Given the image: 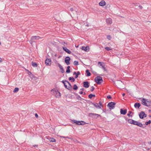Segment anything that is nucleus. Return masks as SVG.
I'll use <instances>...</instances> for the list:
<instances>
[{
	"label": "nucleus",
	"mask_w": 151,
	"mask_h": 151,
	"mask_svg": "<svg viewBox=\"0 0 151 151\" xmlns=\"http://www.w3.org/2000/svg\"><path fill=\"white\" fill-rule=\"evenodd\" d=\"M1 42H0V45H1Z\"/></svg>",
	"instance_id": "63"
},
{
	"label": "nucleus",
	"mask_w": 151,
	"mask_h": 151,
	"mask_svg": "<svg viewBox=\"0 0 151 151\" xmlns=\"http://www.w3.org/2000/svg\"><path fill=\"white\" fill-rule=\"evenodd\" d=\"M112 81H113V82L114 84V85H115V82L114 81H113V80H112Z\"/></svg>",
	"instance_id": "58"
},
{
	"label": "nucleus",
	"mask_w": 151,
	"mask_h": 151,
	"mask_svg": "<svg viewBox=\"0 0 151 151\" xmlns=\"http://www.w3.org/2000/svg\"><path fill=\"white\" fill-rule=\"evenodd\" d=\"M139 116L140 118L141 119H143L144 117H146L147 116L146 114H145L143 111L140 113Z\"/></svg>",
	"instance_id": "7"
},
{
	"label": "nucleus",
	"mask_w": 151,
	"mask_h": 151,
	"mask_svg": "<svg viewBox=\"0 0 151 151\" xmlns=\"http://www.w3.org/2000/svg\"><path fill=\"white\" fill-rule=\"evenodd\" d=\"M77 99L79 100H81L82 99L79 95H78V96L77 97Z\"/></svg>",
	"instance_id": "37"
},
{
	"label": "nucleus",
	"mask_w": 151,
	"mask_h": 151,
	"mask_svg": "<svg viewBox=\"0 0 151 151\" xmlns=\"http://www.w3.org/2000/svg\"><path fill=\"white\" fill-rule=\"evenodd\" d=\"M83 94L84 95H85L86 94V93H85V92H84L83 93Z\"/></svg>",
	"instance_id": "60"
},
{
	"label": "nucleus",
	"mask_w": 151,
	"mask_h": 151,
	"mask_svg": "<svg viewBox=\"0 0 151 151\" xmlns=\"http://www.w3.org/2000/svg\"><path fill=\"white\" fill-rule=\"evenodd\" d=\"M122 96H124L125 95V93H123L122 94Z\"/></svg>",
	"instance_id": "57"
},
{
	"label": "nucleus",
	"mask_w": 151,
	"mask_h": 151,
	"mask_svg": "<svg viewBox=\"0 0 151 151\" xmlns=\"http://www.w3.org/2000/svg\"><path fill=\"white\" fill-rule=\"evenodd\" d=\"M148 144L149 145H151V141L150 142H148Z\"/></svg>",
	"instance_id": "56"
},
{
	"label": "nucleus",
	"mask_w": 151,
	"mask_h": 151,
	"mask_svg": "<svg viewBox=\"0 0 151 151\" xmlns=\"http://www.w3.org/2000/svg\"><path fill=\"white\" fill-rule=\"evenodd\" d=\"M99 106H101L102 107H103V105L102 104V103L101 101H99Z\"/></svg>",
	"instance_id": "43"
},
{
	"label": "nucleus",
	"mask_w": 151,
	"mask_h": 151,
	"mask_svg": "<svg viewBox=\"0 0 151 151\" xmlns=\"http://www.w3.org/2000/svg\"><path fill=\"white\" fill-rule=\"evenodd\" d=\"M58 65L61 70V73H63L64 72V70L62 66L59 63H58Z\"/></svg>",
	"instance_id": "16"
},
{
	"label": "nucleus",
	"mask_w": 151,
	"mask_h": 151,
	"mask_svg": "<svg viewBox=\"0 0 151 151\" xmlns=\"http://www.w3.org/2000/svg\"><path fill=\"white\" fill-rule=\"evenodd\" d=\"M53 91V89H52V90H51V91Z\"/></svg>",
	"instance_id": "62"
},
{
	"label": "nucleus",
	"mask_w": 151,
	"mask_h": 151,
	"mask_svg": "<svg viewBox=\"0 0 151 151\" xmlns=\"http://www.w3.org/2000/svg\"><path fill=\"white\" fill-rule=\"evenodd\" d=\"M102 68L104 70L105 69V68L104 65L102 66Z\"/></svg>",
	"instance_id": "49"
},
{
	"label": "nucleus",
	"mask_w": 151,
	"mask_h": 151,
	"mask_svg": "<svg viewBox=\"0 0 151 151\" xmlns=\"http://www.w3.org/2000/svg\"><path fill=\"white\" fill-rule=\"evenodd\" d=\"M111 97L110 95H109L107 96V98L108 99H111Z\"/></svg>",
	"instance_id": "44"
},
{
	"label": "nucleus",
	"mask_w": 151,
	"mask_h": 151,
	"mask_svg": "<svg viewBox=\"0 0 151 151\" xmlns=\"http://www.w3.org/2000/svg\"><path fill=\"white\" fill-rule=\"evenodd\" d=\"M41 38V37L38 36H32L29 41V42L32 45L33 42H35V40H38Z\"/></svg>",
	"instance_id": "2"
},
{
	"label": "nucleus",
	"mask_w": 151,
	"mask_h": 151,
	"mask_svg": "<svg viewBox=\"0 0 151 151\" xmlns=\"http://www.w3.org/2000/svg\"><path fill=\"white\" fill-rule=\"evenodd\" d=\"M2 62V60L1 58L0 57V63H1Z\"/></svg>",
	"instance_id": "52"
},
{
	"label": "nucleus",
	"mask_w": 151,
	"mask_h": 151,
	"mask_svg": "<svg viewBox=\"0 0 151 151\" xmlns=\"http://www.w3.org/2000/svg\"><path fill=\"white\" fill-rule=\"evenodd\" d=\"M84 88H81L80 89V90H81V91H83L84 90Z\"/></svg>",
	"instance_id": "53"
},
{
	"label": "nucleus",
	"mask_w": 151,
	"mask_h": 151,
	"mask_svg": "<svg viewBox=\"0 0 151 151\" xmlns=\"http://www.w3.org/2000/svg\"><path fill=\"white\" fill-rule=\"evenodd\" d=\"M83 86L84 87L87 88L89 86V84L88 81H84L83 82Z\"/></svg>",
	"instance_id": "11"
},
{
	"label": "nucleus",
	"mask_w": 151,
	"mask_h": 151,
	"mask_svg": "<svg viewBox=\"0 0 151 151\" xmlns=\"http://www.w3.org/2000/svg\"><path fill=\"white\" fill-rule=\"evenodd\" d=\"M65 82L68 84V86H67V89L70 90L72 89V86L70 83L67 80H65Z\"/></svg>",
	"instance_id": "13"
},
{
	"label": "nucleus",
	"mask_w": 151,
	"mask_h": 151,
	"mask_svg": "<svg viewBox=\"0 0 151 151\" xmlns=\"http://www.w3.org/2000/svg\"><path fill=\"white\" fill-rule=\"evenodd\" d=\"M98 65H99L101 66V67L103 66L102 63L101 62H99Z\"/></svg>",
	"instance_id": "41"
},
{
	"label": "nucleus",
	"mask_w": 151,
	"mask_h": 151,
	"mask_svg": "<svg viewBox=\"0 0 151 151\" xmlns=\"http://www.w3.org/2000/svg\"><path fill=\"white\" fill-rule=\"evenodd\" d=\"M91 103L96 108L99 109H100L101 108V107L99 105V104L98 103H96L95 104L94 103H92V102H91Z\"/></svg>",
	"instance_id": "18"
},
{
	"label": "nucleus",
	"mask_w": 151,
	"mask_h": 151,
	"mask_svg": "<svg viewBox=\"0 0 151 151\" xmlns=\"http://www.w3.org/2000/svg\"><path fill=\"white\" fill-rule=\"evenodd\" d=\"M70 58L68 56L66 57L65 59V62L67 65H69L70 64Z\"/></svg>",
	"instance_id": "10"
},
{
	"label": "nucleus",
	"mask_w": 151,
	"mask_h": 151,
	"mask_svg": "<svg viewBox=\"0 0 151 151\" xmlns=\"http://www.w3.org/2000/svg\"><path fill=\"white\" fill-rule=\"evenodd\" d=\"M77 74V73L76 72H74L73 73V75H76Z\"/></svg>",
	"instance_id": "54"
},
{
	"label": "nucleus",
	"mask_w": 151,
	"mask_h": 151,
	"mask_svg": "<svg viewBox=\"0 0 151 151\" xmlns=\"http://www.w3.org/2000/svg\"><path fill=\"white\" fill-rule=\"evenodd\" d=\"M141 105L139 103H136L134 104V107L135 108H139Z\"/></svg>",
	"instance_id": "22"
},
{
	"label": "nucleus",
	"mask_w": 151,
	"mask_h": 151,
	"mask_svg": "<svg viewBox=\"0 0 151 151\" xmlns=\"http://www.w3.org/2000/svg\"><path fill=\"white\" fill-rule=\"evenodd\" d=\"M19 90V88H18L16 87L15 88L14 90L13 91V92L14 93H16L18 92V91Z\"/></svg>",
	"instance_id": "33"
},
{
	"label": "nucleus",
	"mask_w": 151,
	"mask_h": 151,
	"mask_svg": "<svg viewBox=\"0 0 151 151\" xmlns=\"http://www.w3.org/2000/svg\"><path fill=\"white\" fill-rule=\"evenodd\" d=\"M94 80L98 84H100L103 81L102 78L99 76L96 77Z\"/></svg>",
	"instance_id": "3"
},
{
	"label": "nucleus",
	"mask_w": 151,
	"mask_h": 151,
	"mask_svg": "<svg viewBox=\"0 0 151 151\" xmlns=\"http://www.w3.org/2000/svg\"><path fill=\"white\" fill-rule=\"evenodd\" d=\"M32 65L34 67H37V64L36 63L32 62Z\"/></svg>",
	"instance_id": "29"
},
{
	"label": "nucleus",
	"mask_w": 151,
	"mask_h": 151,
	"mask_svg": "<svg viewBox=\"0 0 151 151\" xmlns=\"http://www.w3.org/2000/svg\"><path fill=\"white\" fill-rule=\"evenodd\" d=\"M46 65L50 66L51 64V60L50 58H47L45 60Z\"/></svg>",
	"instance_id": "6"
},
{
	"label": "nucleus",
	"mask_w": 151,
	"mask_h": 151,
	"mask_svg": "<svg viewBox=\"0 0 151 151\" xmlns=\"http://www.w3.org/2000/svg\"><path fill=\"white\" fill-rule=\"evenodd\" d=\"M88 46L85 47V46H82L81 47V49L82 50H84L86 52H88L89 51V50L88 49Z\"/></svg>",
	"instance_id": "19"
},
{
	"label": "nucleus",
	"mask_w": 151,
	"mask_h": 151,
	"mask_svg": "<svg viewBox=\"0 0 151 151\" xmlns=\"http://www.w3.org/2000/svg\"><path fill=\"white\" fill-rule=\"evenodd\" d=\"M151 123V121L150 120H149L148 122H146L145 123V124L144 125L145 126L144 127L143 126V128H144L145 127H146L145 125H148V124H150Z\"/></svg>",
	"instance_id": "27"
},
{
	"label": "nucleus",
	"mask_w": 151,
	"mask_h": 151,
	"mask_svg": "<svg viewBox=\"0 0 151 151\" xmlns=\"http://www.w3.org/2000/svg\"><path fill=\"white\" fill-rule=\"evenodd\" d=\"M62 48L63 49V50L66 52L67 53L69 54H70L71 53V52L69 50H68V49H67L65 47V45H64V47H63Z\"/></svg>",
	"instance_id": "12"
},
{
	"label": "nucleus",
	"mask_w": 151,
	"mask_h": 151,
	"mask_svg": "<svg viewBox=\"0 0 151 151\" xmlns=\"http://www.w3.org/2000/svg\"><path fill=\"white\" fill-rule=\"evenodd\" d=\"M73 89L75 90H76L78 89V87L76 84H74L73 86Z\"/></svg>",
	"instance_id": "32"
},
{
	"label": "nucleus",
	"mask_w": 151,
	"mask_h": 151,
	"mask_svg": "<svg viewBox=\"0 0 151 151\" xmlns=\"http://www.w3.org/2000/svg\"><path fill=\"white\" fill-rule=\"evenodd\" d=\"M86 26H87V27H88L89 26V25L88 24H87L86 25Z\"/></svg>",
	"instance_id": "59"
},
{
	"label": "nucleus",
	"mask_w": 151,
	"mask_h": 151,
	"mask_svg": "<svg viewBox=\"0 0 151 151\" xmlns=\"http://www.w3.org/2000/svg\"><path fill=\"white\" fill-rule=\"evenodd\" d=\"M106 4V2L104 0H102L99 3V5L100 6H103L105 5Z\"/></svg>",
	"instance_id": "20"
},
{
	"label": "nucleus",
	"mask_w": 151,
	"mask_h": 151,
	"mask_svg": "<svg viewBox=\"0 0 151 151\" xmlns=\"http://www.w3.org/2000/svg\"><path fill=\"white\" fill-rule=\"evenodd\" d=\"M106 22L107 24H110L112 23V20L111 18H108L106 19Z\"/></svg>",
	"instance_id": "15"
},
{
	"label": "nucleus",
	"mask_w": 151,
	"mask_h": 151,
	"mask_svg": "<svg viewBox=\"0 0 151 151\" xmlns=\"http://www.w3.org/2000/svg\"><path fill=\"white\" fill-rule=\"evenodd\" d=\"M151 110H149V111L150 112Z\"/></svg>",
	"instance_id": "64"
},
{
	"label": "nucleus",
	"mask_w": 151,
	"mask_h": 151,
	"mask_svg": "<svg viewBox=\"0 0 151 151\" xmlns=\"http://www.w3.org/2000/svg\"><path fill=\"white\" fill-rule=\"evenodd\" d=\"M79 93L81 94H82L83 93V92L82 91H80L79 92Z\"/></svg>",
	"instance_id": "48"
},
{
	"label": "nucleus",
	"mask_w": 151,
	"mask_h": 151,
	"mask_svg": "<svg viewBox=\"0 0 151 151\" xmlns=\"http://www.w3.org/2000/svg\"><path fill=\"white\" fill-rule=\"evenodd\" d=\"M37 145H35L33 146L34 147H37Z\"/></svg>",
	"instance_id": "55"
},
{
	"label": "nucleus",
	"mask_w": 151,
	"mask_h": 151,
	"mask_svg": "<svg viewBox=\"0 0 151 151\" xmlns=\"http://www.w3.org/2000/svg\"><path fill=\"white\" fill-rule=\"evenodd\" d=\"M72 121L73 123H76L78 125H84L86 124L84 121H77L75 120H73Z\"/></svg>",
	"instance_id": "4"
},
{
	"label": "nucleus",
	"mask_w": 151,
	"mask_h": 151,
	"mask_svg": "<svg viewBox=\"0 0 151 151\" xmlns=\"http://www.w3.org/2000/svg\"><path fill=\"white\" fill-rule=\"evenodd\" d=\"M95 97V95L94 94H90L88 96V97L89 98L91 99L93 97Z\"/></svg>",
	"instance_id": "28"
},
{
	"label": "nucleus",
	"mask_w": 151,
	"mask_h": 151,
	"mask_svg": "<svg viewBox=\"0 0 151 151\" xmlns=\"http://www.w3.org/2000/svg\"><path fill=\"white\" fill-rule=\"evenodd\" d=\"M74 65H78V62L77 61H74Z\"/></svg>",
	"instance_id": "36"
},
{
	"label": "nucleus",
	"mask_w": 151,
	"mask_h": 151,
	"mask_svg": "<svg viewBox=\"0 0 151 151\" xmlns=\"http://www.w3.org/2000/svg\"><path fill=\"white\" fill-rule=\"evenodd\" d=\"M111 37L110 35H108L107 36V39H108L109 40H110Z\"/></svg>",
	"instance_id": "42"
},
{
	"label": "nucleus",
	"mask_w": 151,
	"mask_h": 151,
	"mask_svg": "<svg viewBox=\"0 0 151 151\" xmlns=\"http://www.w3.org/2000/svg\"><path fill=\"white\" fill-rule=\"evenodd\" d=\"M70 66H67V70H66V72L67 73H69L70 72Z\"/></svg>",
	"instance_id": "26"
},
{
	"label": "nucleus",
	"mask_w": 151,
	"mask_h": 151,
	"mask_svg": "<svg viewBox=\"0 0 151 151\" xmlns=\"http://www.w3.org/2000/svg\"><path fill=\"white\" fill-rule=\"evenodd\" d=\"M60 43L62 44L63 45H65V46H66L67 45V43H66L65 42H60Z\"/></svg>",
	"instance_id": "38"
},
{
	"label": "nucleus",
	"mask_w": 151,
	"mask_h": 151,
	"mask_svg": "<svg viewBox=\"0 0 151 151\" xmlns=\"http://www.w3.org/2000/svg\"><path fill=\"white\" fill-rule=\"evenodd\" d=\"M47 139H48L49 140V141L50 142H56L55 139L53 138L47 137Z\"/></svg>",
	"instance_id": "21"
},
{
	"label": "nucleus",
	"mask_w": 151,
	"mask_h": 151,
	"mask_svg": "<svg viewBox=\"0 0 151 151\" xmlns=\"http://www.w3.org/2000/svg\"><path fill=\"white\" fill-rule=\"evenodd\" d=\"M69 81H71V82H73L75 81V78L73 77H70L69 78Z\"/></svg>",
	"instance_id": "30"
},
{
	"label": "nucleus",
	"mask_w": 151,
	"mask_h": 151,
	"mask_svg": "<svg viewBox=\"0 0 151 151\" xmlns=\"http://www.w3.org/2000/svg\"><path fill=\"white\" fill-rule=\"evenodd\" d=\"M116 104L115 102H109L108 105H107V106L109 108V109H113L115 108V105H116Z\"/></svg>",
	"instance_id": "5"
},
{
	"label": "nucleus",
	"mask_w": 151,
	"mask_h": 151,
	"mask_svg": "<svg viewBox=\"0 0 151 151\" xmlns=\"http://www.w3.org/2000/svg\"><path fill=\"white\" fill-rule=\"evenodd\" d=\"M103 111L104 112H105V111H104V110H103Z\"/></svg>",
	"instance_id": "61"
},
{
	"label": "nucleus",
	"mask_w": 151,
	"mask_h": 151,
	"mask_svg": "<svg viewBox=\"0 0 151 151\" xmlns=\"http://www.w3.org/2000/svg\"><path fill=\"white\" fill-rule=\"evenodd\" d=\"M118 83L119 84H123V83H122V82L121 81H119Z\"/></svg>",
	"instance_id": "40"
},
{
	"label": "nucleus",
	"mask_w": 151,
	"mask_h": 151,
	"mask_svg": "<svg viewBox=\"0 0 151 151\" xmlns=\"http://www.w3.org/2000/svg\"><path fill=\"white\" fill-rule=\"evenodd\" d=\"M70 10L71 11L73 12V8H71L70 9Z\"/></svg>",
	"instance_id": "46"
},
{
	"label": "nucleus",
	"mask_w": 151,
	"mask_h": 151,
	"mask_svg": "<svg viewBox=\"0 0 151 151\" xmlns=\"http://www.w3.org/2000/svg\"><path fill=\"white\" fill-rule=\"evenodd\" d=\"M132 113V112L131 111H129L128 112V113L127 114V115L129 116L132 117V115H130V114Z\"/></svg>",
	"instance_id": "35"
},
{
	"label": "nucleus",
	"mask_w": 151,
	"mask_h": 151,
	"mask_svg": "<svg viewBox=\"0 0 151 151\" xmlns=\"http://www.w3.org/2000/svg\"><path fill=\"white\" fill-rule=\"evenodd\" d=\"M30 77L32 79H34V80H36V79L35 78H36V77L35 76L32 74L31 72H30Z\"/></svg>",
	"instance_id": "25"
},
{
	"label": "nucleus",
	"mask_w": 151,
	"mask_h": 151,
	"mask_svg": "<svg viewBox=\"0 0 151 151\" xmlns=\"http://www.w3.org/2000/svg\"><path fill=\"white\" fill-rule=\"evenodd\" d=\"M54 94H58L59 95H56V97L58 98H59L61 96V95L60 93L58 91V90L55 91H54Z\"/></svg>",
	"instance_id": "17"
},
{
	"label": "nucleus",
	"mask_w": 151,
	"mask_h": 151,
	"mask_svg": "<svg viewBox=\"0 0 151 151\" xmlns=\"http://www.w3.org/2000/svg\"><path fill=\"white\" fill-rule=\"evenodd\" d=\"M133 124L134 125H137L140 127H143V124L140 122H138L137 121H134V122Z\"/></svg>",
	"instance_id": "9"
},
{
	"label": "nucleus",
	"mask_w": 151,
	"mask_h": 151,
	"mask_svg": "<svg viewBox=\"0 0 151 151\" xmlns=\"http://www.w3.org/2000/svg\"><path fill=\"white\" fill-rule=\"evenodd\" d=\"M89 115H92V117L94 119H97L99 116H101L100 115L95 113H89Z\"/></svg>",
	"instance_id": "8"
},
{
	"label": "nucleus",
	"mask_w": 151,
	"mask_h": 151,
	"mask_svg": "<svg viewBox=\"0 0 151 151\" xmlns=\"http://www.w3.org/2000/svg\"><path fill=\"white\" fill-rule=\"evenodd\" d=\"M142 104L146 106L149 107L151 106V102L148 101L147 99L143 98L142 99Z\"/></svg>",
	"instance_id": "1"
},
{
	"label": "nucleus",
	"mask_w": 151,
	"mask_h": 151,
	"mask_svg": "<svg viewBox=\"0 0 151 151\" xmlns=\"http://www.w3.org/2000/svg\"><path fill=\"white\" fill-rule=\"evenodd\" d=\"M91 89L90 91L92 92L93 91V90H94L95 88L93 86H92L91 87Z\"/></svg>",
	"instance_id": "39"
},
{
	"label": "nucleus",
	"mask_w": 151,
	"mask_h": 151,
	"mask_svg": "<svg viewBox=\"0 0 151 151\" xmlns=\"http://www.w3.org/2000/svg\"><path fill=\"white\" fill-rule=\"evenodd\" d=\"M74 94H75V95L77 96H78V95H79L78 94L76 93H74Z\"/></svg>",
	"instance_id": "51"
},
{
	"label": "nucleus",
	"mask_w": 151,
	"mask_h": 151,
	"mask_svg": "<svg viewBox=\"0 0 151 151\" xmlns=\"http://www.w3.org/2000/svg\"><path fill=\"white\" fill-rule=\"evenodd\" d=\"M86 76H89L91 75V73L89 72V70L87 69L86 71Z\"/></svg>",
	"instance_id": "23"
},
{
	"label": "nucleus",
	"mask_w": 151,
	"mask_h": 151,
	"mask_svg": "<svg viewBox=\"0 0 151 151\" xmlns=\"http://www.w3.org/2000/svg\"><path fill=\"white\" fill-rule=\"evenodd\" d=\"M35 116L36 118H37L38 116V114L36 113L35 114Z\"/></svg>",
	"instance_id": "47"
},
{
	"label": "nucleus",
	"mask_w": 151,
	"mask_h": 151,
	"mask_svg": "<svg viewBox=\"0 0 151 151\" xmlns=\"http://www.w3.org/2000/svg\"><path fill=\"white\" fill-rule=\"evenodd\" d=\"M120 113L121 114L125 115L127 112V110L125 109H120Z\"/></svg>",
	"instance_id": "14"
},
{
	"label": "nucleus",
	"mask_w": 151,
	"mask_h": 151,
	"mask_svg": "<svg viewBox=\"0 0 151 151\" xmlns=\"http://www.w3.org/2000/svg\"><path fill=\"white\" fill-rule=\"evenodd\" d=\"M105 49L107 51H110L112 50V48L110 47H105Z\"/></svg>",
	"instance_id": "34"
},
{
	"label": "nucleus",
	"mask_w": 151,
	"mask_h": 151,
	"mask_svg": "<svg viewBox=\"0 0 151 151\" xmlns=\"http://www.w3.org/2000/svg\"><path fill=\"white\" fill-rule=\"evenodd\" d=\"M61 82L63 84L64 86L67 89V86L66 85V83H65V80L62 81Z\"/></svg>",
	"instance_id": "31"
},
{
	"label": "nucleus",
	"mask_w": 151,
	"mask_h": 151,
	"mask_svg": "<svg viewBox=\"0 0 151 151\" xmlns=\"http://www.w3.org/2000/svg\"><path fill=\"white\" fill-rule=\"evenodd\" d=\"M76 74L77 75H78V76L79 75H80L81 74L80 72L79 71H78L77 72V73Z\"/></svg>",
	"instance_id": "45"
},
{
	"label": "nucleus",
	"mask_w": 151,
	"mask_h": 151,
	"mask_svg": "<svg viewBox=\"0 0 151 151\" xmlns=\"http://www.w3.org/2000/svg\"><path fill=\"white\" fill-rule=\"evenodd\" d=\"M134 121L133 119H129L128 120V122L130 124H133Z\"/></svg>",
	"instance_id": "24"
},
{
	"label": "nucleus",
	"mask_w": 151,
	"mask_h": 151,
	"mask_svg": "<svg viewBox=\"0 0 151 151\" xmlns=\"http://www.w3.org/2000/svg\"><path fill=\"white\" fill-rule=\"evenodd\" d=\"M78 77V75H77V74H76V76L75 77V78H76Z\"/></svg>",
	"instance_id": "50"
}]
</instances>
